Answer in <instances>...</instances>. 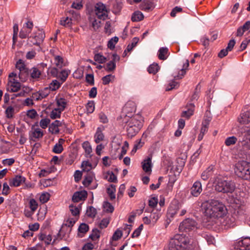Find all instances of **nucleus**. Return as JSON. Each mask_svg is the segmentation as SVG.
<instances>
[{
	"instance_id": "3",
	"label": "nucleus",
	"mask_w": 250,
	"mask_h": 250,
	"mask_svg": "<svg viewBox=\"0 0 250 250\" xmlns=\"http://www.w3.org/2000/svg\"><path fill=\"white\" fill-rule=\"evenodd\" d=\"M169 250H189V239L185 236L177 234L172 238L169 244Z\"/></svg>"
},
{
	"instance_id": "15",
	"label": "nucleus",
	"mask_w": 250,
	"mask_h": 250,
	"mask_svg": "<svg viewBox=\"0 0 250 250\" xmlns=\"http://www.w3.org/2000/svg\"><path fill=\"white\" fill-rule=\"evenodd\" d=\"M154 7L153 0H144L140 5V9L146 12L152 10Z\"/></svg>"
},
{
	"instance_id": "46",
	"label": "nucleus",
	"mask_w": 250,
	"mask_h": 250,
	"mask_svg": "<svg viewBox=\"0 0 250 250\" xmlns=\"http://www.w3.org/2000/svg\"><path fill=\"white\" fill-rule=\"evenodd\" d=\"M86 213L88 217H95L97 214L96 209L92 206H90L87 208Z\"/></svg>"
},
{
	"instance_id": "18",
	"label": "nucleus",
	"mask_w": 250,
	"mask_h": 250,
	"mask_svg": "<svg viewBox=\"0 0 250 250\" xmlns=\"http://www.w3.org/2000/svg\"><path fill=\"white\" fill-rule=\"evenodd\" d=\"M29 76L32 79L38 80L42 74V70L38 67H33L30 69Z\"/></svg>"
},
{
	"instance_id": "43",
	"label": "nucleus",
	"mask_w": 250,
	"mask_h": 250,
	"mask_svg": "<svg viewBox=\"0 0 250 250\" xmlns=\"http://www.w3.org/2000/svg\"><path fill=\"white\" fill-rule=\"evenodd\" d=\"M82 147L86 154L89 155L92 152V147L88 141H85L82 144Z\"/></svg>"
},
{
	"instance_id": "61",
	"label": "nucleus",
	"mask_w": 250,
	"mask_h": 250,
	"mask_svg": "<svg viewBox=\"0 0 250 250\" xmlns=\"http://www.w3.org/2000/svg\"><path fill=\"white\" fill-rule=\"evenodd\" d=\"M71 7L78 10L81 9L83 7L82 0H76L73 2Z\"/></svg>"
},
{
	"instance_id": "7",
	"label": "nucleus",
	"mask_w": 250,
	"mask_h": 250,
	"mask_svg": "<svg viewBox=\"0 0 250 250\" xmlns=\"http://www.w3.org/2000/svg\"><path fill=\"white\" fill-rule=\"evenodd\" d=\"M239 142L244 150H250V129L247 128L239 136Z\"/></svg>"
},
{
	"instance_id": "20",
	"label": "nucleus",
	"mask_w": 250,
	"mask_h": 250,
	"mask_svg": "<svg viewBox=\"0 0 250 250\" xmlns=\"http://www.w3.org/2000/svg\"><path fill=\"white\" fill-rule=\"evenodd\" d=\"M241 124H247L250 122V109L242 113L240 118H238Z\"/></svg>"
},
{
	"instance_id": "33",
	"label": "nucleus",
	"mask_w": 250,
	"mask_h": 250,
	"mask_svg": "<svg viewBox=\"0 0 250 250\" xmlns=\"http://www.w3.org/2000/svg\"><path fill=\"white\" fill-rule=\"evenodd\" d=\"M60 23L65 27H71L72 26V19L68 17L61 18Z\"/></svg>"
},
{
	"instance_id": "45",
	"label": "nucleus",
	"mask_w": 250,
	"mask_h": 250,
	"mask_svg": "<svg viewBox=\"0 0 250 250\" xmlns=\"http://www.w3.org/2000/svg\"><path fill=\"white\" fill-rule=\"evenodd\" d=\"M50 196V194L48 192H43L40 196V201L42 204L45 203L49 200Z\"/></svg>"
},
{
	"instance_id": "64",
	"label": "nucleus",
	"mask_w": 250,
	"mask_h": 250,
	"mask_svg": "<svg viewBox=\"0 0 250 250\" xmlns=\"http://www.w3.org/2000/svg\"><path fill=\"white\" fill-rule=\"evenodd\" d=\"M30 208L32 211H35L38 208V204L37 201L34 199H31L29 202Z\"/></svg>"
},
{
	"instance_id": "50",
	"label": "nucleus",
	"mask_w": 250,
	"mask_h": 250,
	"mask_svg": "<svg viewBox=\"0 0 250 250\" xmlns=\"http://www.w3.org/2000/svg\"><path fill=\"white\" fill-rule=\"evenodd\" d=\"M5 113L6 117L8 119H11L13 117L14 108L12 106H9L6 109Z\"/></svg>"
},
{
	"instance_id": "34",
	"label": "nucleus",
	"mask_w": 250,
	"mask_h": 250,
	"mask_svg": "<svg viewBox=\"0 0 250 250\" xmlns=\"http://www.w3.org/2000/svg\"><path fill=\"white\" fill-rule=\"evenodd\" d=\"M62 84V82L60 83L57 80H55L52 81V82L50 83L49 86L47 87L50 91H55L59 89Z\"/></svg>"
},
{
	"instance_id": "1",
	"label": "nucleus",
	"mask_w": 250,
	"mask_h": 250,
	"mask_svg": "<svg viewBox=\"0 0 250 250\" xmlns=\"http://www.w3.org/2000/svg\"><path fill=\"white\" fill-rule=\"evenodd\" d=\"M201 207L205 215L210 217L221 218L227 212L225 206L216 200L206 201Z\"/></svg>"
},
{
	"instance_id": "12",
	"label": "nucleus",
	"mask_w": 250,
	"mask_h": 250,
	"mask_svg": "<svg viewBox=\"0 0 250 250\" xmlns=\"http://www.w3.org/2000/svg\"><path fill=\"white\" fill-rule=\"evenodd\" d=\"M220 218V222L225 229L233 227L235 225V219L232 217L226 216L224 218L222 217Z\"/></svg>"
},
{
	"instance_id": "59",
	"label": "nucleus",
	"mask_w": 250,
	"mask_h": 250,
	"mask_svg": "<svg viewBox=\"0 0 250 250\" xmlns=\"http://www.w3.org/2000/svg\"><path fill=\"white\" fill-rule=\"evenodd\" d=\"M83 170L85 171H90L91 164L88 161H83L82 164Z\"/></svg>"
},
{
	"instance_id": "11",
	"label": "nucleus",
	"mask_w": 250,
	"mask_h": 250,
	"mask_svg": "<svg viewBox=\"0 0 250 250\" xmlns=\"http://www.w3.org/2000/svg\"><path fill=\"white\" fill-rule=\"evenodd\" d=\"M202 187L200 181H195L190 188V194L194 197H198L202 191Z\"/></svg>"
},
{
	"instance_id": "30",
	"label": "nucleus",
	"mask_w": 250,
	"mask_h": 250,
	"mask_svg": "<svg viewBox=\"0 0 250 250\" xmlns=\"http://www.w3.org/2000/svg\"><path fill=\"white\" fill-rule=\"evenodd\" d=\"M116 192V186L113 184L110 185V186L107 188V193L108 194L110 199L113 200L115 199Z\"/></svg>"
},
{
	"instance_id": "41",
	"label": "nucleus",
	"mask_w": 250,
	"mask_h": 250,
	"mask_svg": "<svg viewBox=\"0 0 250 250\" xmlns=\"http://www.w3.org/2000/svg\"><path fill=\"white\" fill-rule=\"evenodd\" d=\"M31 32V31L28 30L25 27L23 26L19 34V37L23 39L26 38L29 34Z\"/></svg>"
},
{
	"instance_id": "63",
	"label": "nucleus",
	"mask_w": 250,
	"mask_h": 250,
	"mask_svg": "<svg viewBox=\"0 0 250 250\" xmlns=\"http://www.w3.org/2000/svg\"><path fill=\"white\" fill-rule=\"evenodd\" d=\"M26 115L30 119H35L38 116L37 111L34 109H32L28 110L26 113Z\"/></svg>"
},
{
	"instance_id": "8",
	"label": "nucleus",
	"mask_w": 250,
	"mask_h": 250,
	"mask_svg": "<svg viewBox=\"0 0 250 250\" xmlns=\"http://www.w3.org/2000/svg\"><path fill=\"white\" fill-rule=\"evenodd\" d=\"M95 13L98 19L105 20L108 16V12L106 6L102 2H98L95 5Z\"/></svg>"
},
{
	"instance_id": "32",
	"label": "nucleus",
	"mask_w": 250,
	"mask_h": 250,
	"mask_svg": "<svg viewBox=\"0 0 250 250\" xmlns=\"http://www.w3.org/2000/svg\"><path fill=\"white\" fill-rule=\"evenodd\" d=\"M161 213L157 210L154 211V210H153L150 215V220L152 222V223L153 225H154L157 220L159 219L160 217L161 216Z\"/></svg>"
},
{
	"instance_id": "5",
	"label": "nucleus",
	"mask_w": 250,
	"mask_h": 250,
	"mask_svg": "<svg viewBox=\"0 0 250 250\" xmlns=\"http://www.w3.org/2000/svg\"><path fill=\"white\" fill-rule=\"evenodd\" d=\"M235 189V184L232 181L218 179L215 186V189L224 193H232Z\"/></svg>"
},
{
	"instance_id": "53",
	"label": "nucleus",
	"mask_w": 250,
	"mask_h": 250,
	"mask_svg": "<svg viewBox=\"0 0 250 250\" xmlns=\"http://www.w3.org/2000/svg\"><path fill=\"white\" fill-rule=\"evenodd\" d=\"M129 146V144L127 141H125L124 144V146L122 147V151L121 154L119 156V158L120 160H121L123 156L125 155L127 151V149Z\"/></svg>"
},
{
	"instance_id": "23",
	"label": "nucleus",
	"mask_w": 250,
	"mask_h": 250,
	"mask_svg": "<svg viewBox=\"0 0 250 250\" xmlns=\"http://www.w3.org/2000/svg\"><path fill=\"white\" fill-rule=\"evenodd\" d=\"M168 56V49L167 47H161L158 52V58L161 60H165Z\"/></svg>"
},
{
	"instance_id": "47",
	"label": "nucleus",
	"mask_w": 250,
	"mask_h": 250,
	"mask_svg": "<svg viewBox=\"0 0 250 250\" xmlns=\"http://www.w3.org/2000/svg\"><path fill=\"white\" fill-rule=\"evenodd\" d=\"M237 141V139L235 136H231L228 137L225 142V144L227 146H230L234 145Z\"/></svg>"
},
{
	"instance_id": "2",
	"label": "nucleus",
	"mask_w": 250,
	"mask_h": 250,
	"mask_svg": "<svg viewBox=\"0 0 250 250\" xmlns=\"http://www.w3.org/2000/svg\"><path fill=\"white\" fill-rule=\"evenodd\" d=\"M143 125L142 117L139 114L134 115L126 122L127 136L132 138L140 130Z\"/></svg>"
},
{
	"instance_id": "42",
	"label": "nucleus",
	"mask_w": 250,
	"mask_h": 250,
	"mask_svg": "<svg viewBox=\"0 0 250 250\" xmlns=\"http://www.w3.org/2000/svg\"><path fill=\"white\" fill-rule=\"evenodd\" d=\"M119 38L117 37L112 38L107 43L108 47L111 50H113L115 48V44L118 42Z\"/></svg>"
},
{
	"instance_id": "26",
	"label": "nucleus",
	"mask_w": 250,
	"mask_h": 250,
	"mask_svg": "<svg viewBox=\"0 0 250 250\" xmlns=\"http://www.w3.org/2000/svg\"><path fill=\"white\" fill-rule=\"evenodd\" d=\"M94 174L91 171H88L83 180V184L85 187L90 185L93 181Z\"/></svg>"
},
{
	"instance_id": "16",
	"label": "nucleus",
	"mask_w": 250,
	"mask_h": 250,
	"mask_svg": "<svg viewBox=\"0 0 250 250\" xmlns=\"http://www.w3.org/2000/svg\"><path fill=\"white\" fill-rule=\"evenodd\" d=\"M26 178L21 175H16L9 180V185L11 187H19L22 183H24Z\"/></svg>"
},
{
	"instance_id": "21",
	"label": "nucleus",
	"mask_w": 250,
	"mask_h": 250,
	"mask_svg": "<svg viewBox=\"0 0 250 250\" xmlns=\"http://www.w3.org/2000/svg\"><path fill=\"white\" fill-rule=\"evenodd\" d=\"M212 166H209L201 174V177L204 181H207L213 172Z\"/></svg>"
},
{
	"instance_id": "28",
	"label": "nucleus",
	"mask_w": 250,
	"mask_h": 250,
	"mask_svg": "<svg viewBox=\"0 0 250 250\" xmlns=\"http://www.w3.org/2000/svg\"><path fill=\"white\" fill-rule=\"evenodd\" d=\"M104 137L102 128L101 127H98L94 136L95 143L97 144L99 143L104 140Z\"/></svg>"
},
{
	"instance_id": "44",
	"label": "nucleus",
	"mask_w": 250,
	"mask_h": 250,
	"mask_svg": "<svg viewBox=\"0 0 250 250\" xmlns=\"http://www.w3.org/2000/svg\"><path fill=\"white\" fill-rule=\"evenodd\" d=\"M94 59L96 62L100 63H103L106 61V58L102 55L101 53L96 54L94 55Z\"/></svg>"
},
{
	"instance_id": "48",
	"label": "nucleus",
	"mask_w": 250,
	"mask_h": 250,
	"mask_svg": "<svg viewBox=\"0 0 250 250\" xmlns=\"http://www.w3.org/2000/svg\"><path fill=\"white\" fill-rule=\"evenodd\" d=\"M63 63V60L60 56H56L54 57V63L56 66L60 68L62 67Z\"/></svg>"
},
{
	"instance_id": "10",
	"label": "nucleus",
	"mask_w": 250,
	"mask_h": 250,
	"mask_svg": "<svg viewBox=\"0 0 250 250\" xmlns=\"http://www.w3.org/2000/svg\"><path fill=\"white\" fill-rule=\"evenodd\" d=\"M43 135V132L41 129L32 126L29 133V139L30 141L36 142L42 138Z\"/></svg>"
},
{
	"instance_id": "27",
	"label": "nucleus",
	"mask_w": 250,
	"mask_h": 250,
	"mask_svg": "<svg viewBox=\"0 0 250 250\" xmlns=\"http://www.w3.org/2000/svg\"><path fill=\"white\" fill-rule=\"evenodd\" d=\"M144 18V16L141 12L136 11L132 15L131 21L133 22H138L142 21Z\"/></svg>"
},
{
	"instance_id": "9",
	"label": "nucleus",
	"mask_w": 250,
	"mask_h": 250,
	"mask_svg": "<svg viewBox=\"0 0 250 250\" xmlns=\"http://www.w3.org/2000/svg\"><path fill=\"white\" fill-rule=\"evenodd\" d=\"M196 226V222L192 219L187 218L180 223L179 229L181 231H188Z\"/></svg>"
},
{
	"instance_id": "58",
	"label": "nucleus",
	"mask_w": 250,
	"mask_h": 250,
	"mask_svg": "<svg viewBox=\"0 0 250 250\" xmlns=\"http://www.w3.org/2000/svg\"><path fill=\"white\" fill-rule=\"evenodd\" d=\"M50 120L49 119H42L40 122V125L42 128L45 129L48 126V125L50 124Z\"/></svg>"
},
{
	"instance_id": "55",
	"label": "nucleus",
	"mask_w": 250,
	"mask_h": 250,
	"mask_svg": "<svg viewBox=\"0 0 250 250\" xmlns=\"http://www.w3.org/2000/svg\"><path fill=\"white\" fill-rule=\"evenodd\" d=\"M85 81L90 85L94 84V75L92 74H88L86 75Z\"/></svg>"
},
{
	"instance_id": "13",
	"label": "nucleus",
	"mask_w": 250,
	"mask_h": 250,
	"mask_svg": "<svg viewBox=\"0 0 250 250\" xmlns=\"http://www.w3.org/2000/svg\"><path fill=\"white\" fill-rule=\"evenodd\" d=\"M237 249L239 250H250V238L246 237L238 241Z\"/></svg>"
},
{
	"instance_id": "35",
	"label": "nucleus",
	"mask_w": 250,
	"mask_h": 250,
	"mask_svg": "<svg viewBox=\"0 0 250 250\" xmlns=\"http://www.w3.org/2000/svg\"><path fill=\"white\" fill-rule=\"evenodd\" d=\"M189 66V61L188 60H186V63L183 64V68L181 70L180 73H179L178 75L174 78H177V79H182V77L186 74V70L188 69V68Z\"/></svg>"
},
{
	"instance_id": "52",
	"label": "nucleus",
	"mask_w": 250,
	"mask_h": 250,
	"mask_svg": "<svg viewBox=\"0 0 250 250\" xmlns=\"http://www.w3.org/2000/svg\"><path fill=\"white\" fill-rule=\"evenodd\" d=\"M145 143L142 142V139L136 142V143L134 145V147L131 151L132 153H135L136 151L142 147Z\"/></svg>"
},
{
	"instance_id": "6",
	"label": "nucleus",
	"mask_w": 250,
	"mask_h": 250,
	"mask_svg": "<svg viewBox=\"0 0 250 250\" xmlns=\"http://www.w3.org/2000/svg\"><path fill=\"white\" fill-rule=\"evenodd\" d=\"M17 77V74L14 72L9 75L8 82L7 85V90L10 92H18L21 87V84L16 78Z\"/></svg>"
},
{
	"instance_id": "36",
	"label": "nucleus",
	"mask_w": 250,
	"mask_h": 250,
	"mask_svg": "<svg viewBox=\"0 0 250 250\" xmlns=\"http://www.w3.org/2000/svg\"><path fill=\"white\" fill-rule=\"evenodd\" d=\"M122 5L121 0H116L113 3V12L115 13L119 12L122 8Z\"/></svg>"
},
{
	"instance_id": "14",
	"label": "nucleus",
	"mask_w": 250,
	"mask_h": 250,
	"mask_svg": "<svg viewBox=\"0 0 250 250\" xmlns=\"http://www.w3.org/2000/svg\"><path fill=\"white\" fill-rule=\"evenodd\" d=\"M151 159V157H148L142 162V167L143 170L148 174H150L152 171V164Z\"/></svg>"
},
{
	"instance_id": "49",
	"label": "nucleus",
	"mask_w": 250,
	"mask_h": 250,
	"mask_svg": "<svg viewBox=\"0 0 250 250\" xmlns=\"http://www.w3.org/2000/svg\"><path fill=\"white\" fill-rule=\"evenodd\" d=\"M87 113H92L95 109V103L93 101H89L86 105Z\"/></svg>"
},
{
	"instance_id": "54",
	"label": "nucleus",
	"mask_w": 250,
	"mask_h": 250,
	"mask_svg": "<svg viewBox=\"0 0 250 250\" xmlns=\"http://www.w3.org/2000/svg\"><path fill=\"white\" fill-rule=\"evenodd\" d=\"M100 237V231L97 229H93L92 233L91 234L89 238L93 241H96L98 240Z\"/></svg>"
},
{
	"instance_id": "4",
	"label": "nucleus",
	"mask_w": 250,
	"mask_h": 250,
	"mask_svg": "<svg viewBox=\"0 0 250 250\" xmlns=\"http://www.w3.org/2000/svg\"><path fill=\"white\" fill-rule=\"evenodd\" d=\"M234 172L242 179H250V163L244 160L238 161L235 164Z\"/></svg>"
},
{
	"instance_id": "40",
	"label": "nucleus",
	"mask_w": 250,
	"mask_h": 250,
	"mask_svg": "<svg viewBox=\"0 0 250 250\" xmlns=\"http://www.w3.org/2000/svg\"><path fill=\"white\" fill-rule=\"evenodd\" d=\"M103 206L104 210L106 212L112 213L114 210V207L107 201H104Z\"/></svg>"
},
{
	"instance_id": "51",
	"label": "nucleus",
	"mask_w": 250,
	"mask_h": 250,
	"mask_svg": "<svg viewBox=\"0 0 250 250\" xmlns=\"http://www.w3.org/2000/svg\"><path fill=\"white\" fill-rule=\"evenodd\" d=\"M39 238L40 240L43 241L46 245L50 244L52 240V236L50 235H46L42 234Z\"/></svg>"
},
{
	"instance_id": "56",
	"label": "nucleus",
	"mask_w": 250,
	"mask_h": 250,
	"mask_svg": "<svg viewBox=\"0 0 250 250\" xmlns=\"http://www.w3.org/2000/svg\"><path fill=\"white\" fill-rule=\"evenodd\" d=\"M16 67L17 69L19 70L20 72L21 70L25 68L26 66L24 62L22 60L20 59L16 64Z\"/></svg>"
},
{
	"instance_id": "38",
	"label": "nucleus",
	"mask_w": 250,
	"mask_h": 250,
	"mask_svg": "<svg viewBox=\"0 0 250 250\" xmlns=\"http://www.w3.org/2000/svg\"><path fill=\"white\" fill-rule=\"evenodd\" d=\"M116 63L113 61H110L104 65V68L107 72L113 71L116 68Z\"/></svg>"
},
{
	"instance_id": "62",
	"label": "nucleus",
	"mask_w": 250,
	"mask_h": 250,
	"mask_svg": "<svg viewBox=\"0 0 250 250\" xmlns=\"http://www.w3.org/2000/svg\"><path fill=\"white\" fill-rule=\"evenodd\" d=\"M178 211H179L178 208H176V207H174L171 205L168 209L167 213L169 215L172 217L177 213Z\"/></svg>"
},
{
	"instance_id": "22",
	"label": "nucleus",
	"mask_w": 250,
	"mask_h": 250,
	"mask_svg": "<svg viewBox=\"0 0 250 250\" xmlns=\"http://www.w3.org/2000/svg\"><path fill=\"white\" fill-rule=\"evenodd\" d=\"M30 70L26 67L19 72V78L21 82H25L29 77Z\"/></svg>"
},
{
	"instance_id": "19",
	"label": "nucleus",
	"mask_w": 250,
	"mask_h": 250,
	"mask_svg": "<svg viewBox=\"0 0 250 250\" xmlns=\"http://www.w3.org/2000/svg\"><path fill=\"white\" fill-rule=\"evenodd\" d=\"M187 110L184 111L182 113V116L188 119L193 115L194 110V105L193 104H189L187 105Z\"/></svg>"
},
{
	"instance_id": "25",
	"label": "nucleus",
	"mask_w": 250,
	"mask_h": 250,
	"mask_svg": "<svg viewBox=\"0 0 250 250\" xmlns=\"http://www.w3.org/2000/svg\"><path fill=\"white\" fill-rule=\"evenodd\" d=\"M45 36L42 33H40L38 35H36L32 37L30 42L33 44L39 46L43 42Z\"/></svg>"
},
{
	"instance_id": "31",
	"label": "nucleus",
	"mask_w": 250,
	"mask_h": 250,
	"mask_svg": "<svg viewBox=\"0 0 250 250\" xmlns=\"http://www.w3.org/2000/svg\"><path fill=\"white\" fill-rule=\"evenodd\" d=\"M64 141L63 139H60L59 140V143L56 144V145L54 146L53 148V152L57 153V154H60L62 153V152L63 151V147L62 145L61 144V142H63Z\"/></svg>"
},
{
	"instance_id": "24",
	"label": "nucleus",
	"mask_w": 250,
	"mask_h": 250,
	"mask_svg": "<svg viewBox=\"0 0 250 250\" xmlns=\"http://www.w3.org/2000/svg\"><path fill=\"white\" fill-rule=\"evenodd\" d=\"M70 73V70L65 69H63L61 71H59L57 78L59 79L61 81L62 83L66 80Z\"/></svg>"
},
{
	"instance_id": "29",
	"label": "nucleus",
	"mask_w": 250,
	"mask_h": 250,
	"mask_svg": "<svg viewBox=\"0 0 250 250\" xmlns=\"http://www.w3.org/2000/svg\"><path fill=\"white\" fill-rule=\"evenodd\" d=\"M56 103L58 107L57 108L59 109L62 111H63L67 104L66 100L62 98L56 99Z\"/></svg>"
},
{
	"instance_id": "39",
	"label": "nucleus",
	"mask_w": 250,
	"mask_h": 250,
	"mask_svg": "<svg viewBox=\"0 0 250 250\" xmlns=\"http://www.w3.org/2000/svg\"><path fill=\"white\" fill-rule=\"evenodd\" d=\"M159 69V66L157 63H153L150 64L147 68V71L150 74H155Z\"/></svg>"
},
{
	"instance_id": "17",
	"label": "nucleus",
	"mask_w": 250,
	"mask_h": 250,
	"mask_svg": "<svg viewBox=\"0 0 250 250\" xmlns=\"http://www.w3.org/2000/svg\"><path fill=\"white\" fill-rule=\"evenodd\" d=\"M87 196V192L85 190L77 191L74 193L72 199L74 202H79L80 201L84 200Z\"/></svg>"
},
{
	"instance_id": "60",
	"label": "nucleus",
	"mask_w": 250,
	"mask_h": 250,
	"mask_svg": "<svg viewBox=\"0 0 250 250\" xmlns=\"http://www.w3.org/2000/svg\"><path fill=\"white\" fill-rule=\"evenodd\" d=\"M89 229V226L85 223H82L80 225L78 228V231L80 233H85Z\"/></svg>"
},
{
	"instance_id": "37",
	"label": "nucleus",
	"mask_w": 250,
	"mask_h": 250,
	"mask_svg": "<svg viewBox=\"0 0 250 250\" xmlns=\"http://www.w3.org/2000/svg\"><path fill=\"white\" fill-rule=\"evenodd\" d=\"M62 111L60 110L59 109L57 108H55L52 110V111L50 113L49 116L52 119H56L57 118H60L61 113Z\"/></svg>"
},
{
	"instance_id": "57",
	"label": "nucleus",
	"mask_w": 250,
	"mask_h": 250,
	"mask_svg": "<svg viewBox=\"0 0 250 250\" xmlns=\"http://www.w3.org/2000/svg\"><path fill=\"white\" fill-rule=\"evenodd\" d=\"M111 78H112L113 79L114 78V76L111 74L107 75L103 77L102 81L103 84H108L111 82Z\"/></svg>"
}]
</instances>
